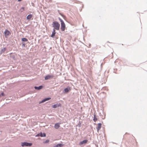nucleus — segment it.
<instances>
[{
  "mask_svg": "<svg viewBox=\"0 0 147 147\" xmlns=\"http://www.w3.org/2000/svg\"><path fill=\"white\" fill-rule=\"evenodd\" d=\"M64 145V144H57L56 145L54 146V147H62Z\"/></svg>",
  "mask_w": 147,
  "mask_h": 147,
  "instance_id": "obj_15",
  "label": "nucleus"
},
{
  "mask_svg": "<svg viewBox=\"0 0 147 147\" xmlns=\"http://www.w3.org/2000/svg\"><path fill=\"white\" fill-rule=\"evenodd\" d=\"M65 28V25L64 22L61 23V29L62 31H64Z\"/></svg>",
  "mask_w": 147,
  "mask_h": 147,
  "instance_id": "obj_5",
  "label": "nucleus"
},
{
  "mask_svg": "<svg viewBox=\"0 0 147 147\" xmlns=\"http://www.w3.org/2000/svg\"><path fill=\"white\" fill-rule=\"evenodd\" d=\"M32 143L30 142H22L21 146L22 147L24 146L30 147L32 146Z\"/></svg>",
  "mask_w": 147,
  "mask_h": 147,
  "instance_id": "obj_2",
  "label": "nucleus"
},
{
  "mask_svg": "<svg viewBox=\"0 0 147 147\" xmlns=\"http://www.w3.org/2000/svg\"><path fill=\"white\" fill-rule=\"evenodd\" d=\"M71 90V88L69 87H68L67 88H65L64 89V91L65 93H67L69 92V90Z\"/></svg>",
  "mask_w": 147,
  "mask_h": 147,
  "instance_id": "obj_13",
  "label": "nucleus"
},
{
  "mask_svg": "<svg viewBox=\"0 0 147 147\" xmlns=\"http://www.w3.org/2000/svg\"><path fill=\"white\" fill-rule=\"evenodd\" d=\"M60 127L59 123H56L54 126L55 128L56 129H58Z\"/></svg>",
  "mask_w": 147,
  "mask_h": 147,
  "instance_id": "obj_14",
  "label": "nucleus"
},
{
  "mask_svg": "<svg viewBox=\"0 0 147 147\" xmlns=\"http://www.w3.org/2000/svg\"><path fill=\"white\" fill-rule=\"evenodd\" d=\"M21 40L22 42H27L28 41V39L25 38H22Z\"/></svg>",
  "mask_w": 147,
  "mask_h": 147,
  "instance_id": "obj_19",
  "label": "nucleus"
},
{
  "mask_svg": "<svg viewBox=\"0 0 147 147\" xmlns=\"http://www.w3.org/2000/svg\"><path fill=\"white\" fill-rule=\"evenodd\" d=\"M1 96V94H0V96Z\"/></svg>",
  "mask_w": 147,
  "mask_h": 147,
  "instance_id": "obj_26",
  "label": "nucleus"
},
{
  "mask_svg": "<svg viewBox=\"0 0 147 147\" xmlns=\"http://www.w3.org/2000/svg\"><path fill=\"white\" fill-rule=\"evenodd\" d=\"M53 27L54 28V29L56 30H58L59 29L60 26V24L57 21H55L53 22Z\"/></svg>",
  "mask_w": 147,
  "mask_h": 147,
  "instance_id": "obj_1",
  "label": "nucleus"
},
{
  "mask_svg": "<svg viewBox=\"0 0 147 147\" xmlns=\"http://www.w3.org/2000/svg\"><path fill=\"white\" fill-rule=\"evenodd\" d=\"M53 77V75H47L46 76L45 78V80H47L48 79H49L51 78H52Z\"/></svg>",
  "mask_w": 147,
  "mask_h": 147,
  "instance_id": "obj_7",
  "label": "nucleus"
},
{
  "mask_svg": "<svg viewBox=\"0 0 147 147\" xmlns=\"http://www.w3.org/2000/svg\"><path fill=\"white\" fill-rule=\"evenodd\" d=\"M88 142L87 140H84L80 142L79 143V145H82Z\"/></svg>",
  "mask_w": 147,
  "mask_h": 147,
  "instance_id": "obj_11",
  "label": "nucleus"
},
{
  "mask_svg": "<svg viewBox=\"0 0 147 147\" xmlns=\"http://www.w3.org/2000/svg\"><path fill=\"white\" fill-rule=\"evenodd\" d=\"M60 14L61 16H62L63 18H64L65 17V16L63 14H62L61 13H60Z\"/></svg>",
  "mask_w": 147,
  "mask_h": 147,
  "instance_id": "obj_24",
  "label": "nucleus"
},
{
  "mask_svg": "<svg viewBox=\"0 0 147 147\" xmlns=\"http://www.w3.org/2000/svg\"><path fill=\"white\" fill-rule=\"evenodd\" d=\"M102 124L101 123H98V125L97 127H96V130L97 131H98L102 127Z\"/></svg>",
  "mask_w": 147,
  "mask_h": 147,
  "instance_id": "obj_10",
  "label": "nucleus"
},
{
  "mask_svg": "<svg viewBox=\"0 0 147 147\" xmlns=\"http://www.w3.org/2000/svg\"><path fill=\"white\" fill-rule=\"evenodd\" d=\"M21 9H22V11L23 10H24V7H22V8H21Z\"/></svg>",
  "mask_w": 147,
  "mask_h": 147,
  "instance_id": "obj_25",
  "label": "nucleus"
},
{
  "mask_svg": "<svg viewBox=\"0 0 147 147\" xmlns=\"http://www.w3.org/2000/svg\"><path fill=\"white\" fill-rule=\"evenodd\" d=\"M51 99V98L50 97H47L45 98L42 100L41 101L39 102V103L40 104L41 103H42L46 101L49 100Z\"/></svg>",
  "mask_w": 147,
  "mask_h": 147,
  "instance_id": "obj_6",
  "label": "nucleus"
},
{
  "mask_svg": "<svg viewBox=\"0 0 147 147\" xmlns=\"http://www.w3.org/2000/svg\"><path fill=\"white\" fill-rule=\"evenodd\" d=\"M35 136H40L41 137H45L46 136V134L45 133H42V132H40V133L38 134L37 135H36Z\"/></svg>",
  "mask_w": 147,
  "mask_h": 147,
  "instance_id": "obj_3",
  "label": "nucleus"
},
{
  "mask_svg": "<svg viewBox=\"0 0 147 147\" xmlns=\"http://www.w3.org/2000/svg\"><path fill=\"white\" fill-rule=\"evenodd\" d=\"M6 49L7 48L6 47H4L3 49H2L1 51V53H4Z\"/></svg>",
  "mask_w": 147,
  "mask_h": 147,
  "instance_id": "obj_18",
  "label": "nucleus"
},
{
  "mask_svg": "<svg viewBox=\"0 0 147 147\" xmlns=\"http://www.w3.org/2000/svg\"><path fill=\"white\" fill-rule=\"evenodd\" d=\"M25 44L24 43L22 42V46L23 48L25 47Z\"/></svg>",
  "mask_w": 147,
  "mask_h": 147,
  "instance_id": "obj_22",
  "label": "nucleus"
},
{
  "mask_svg": "<svg viewBox=\"0 0 147 147\" xmlns=\"http://www.w3.org/2000/svg\"><path fill=\"white\" fill-rule=\"evenodd\" d=\"M1 96H4V94L3 92H2L1 94Z\"/></svg>",
  "mask_w": 147,
  "mask_h": 147,
  "instance_id": "obj_23",
  "label": "nucleus"
},
{
  "mask_svg": "<svg viewBox=\"0 0 147 147\" xmlns=\"http://www.w3.org/2000/svg\"><path fill=\"white\" fill-rule=\"evenodd\" d=\"M43 87V86L42 85H40L39 86H35L34 88L35 90H39L42 89Z\"/></svg>",
  "mask_w": 147,
  "mask_h": 147,
  "instance_id": "obj_8",
  "label": "nucleus"
},
{
  "mask_svg": "<svg viewBox=\"0 0 147 147\" xmlns=\"http://www.w3.org/2000/svg\"><path fill=\"white\" fill-rule=\"evenodd\" d=\"M49 141V140H46L45 142H44V143H48Z\"/></svg>",
  "mask_w": 147,
  "mask_h": 147,
  "instance_id": "obj_21",
  "label": "nucleus"
},
{
  "mask_svg": "<svg viewBox=\"0 0 147 147\" xmlns=\"http://www.w3.org/2000/svg\"><path fill=\"white\" fill-rule=\"evenodd\" d=\"M61 105L60 103H59V104H54V105H52V108H56L57 107H61Z\"/></svg>",
  "mask_w": 147,
  "mask_h": 147,
  "instance_id": "obj_9",
  "label": "nucleus"
},
{
  "mask_svg": "<svg viewBox=\"0 0 147 147\" xmlns=\"http://www.w3.org/2000/svg\"><path fill=\"white\" fill-rule=\"evenodd\" d=\"M58 19L60 21L61 23H62L64 22V21L59 17Z\"/></svg>",
  "mask_w": 147,
  "mask_h": 147,
  "instance_id": "obj_20",
  "label": "nucleus"
},
{
  "mask_svg": "<svg viewBox=\"0 0 147 147\" xmlns=\"http://www.w3.org/2000/svg\"><path fill=\"white\" fill-rule=\"evenodd\" d=\"M93 120L94 122H96L97 120V117L95 114L94 115Z\"/></svg>",
  "mask_w": 147,
  "mask_h": 147,
  "instance_id": "obj_17",
  "label": "nucleus"
},
{
  "mask_svg": "<svg viewBox=\"0 0 147 147\" xmlns=\"http://www.w3.org/2000/svg\"><path fill=\"white\" fill-rule=\"evenodd\" d=\"M32 14H30L28 15L26 17V19L27 20H30L32 17Z\"/></svg>",
  "mask_w": 147,
  "mask_h": 147,
  "instance_id": "obj_16",
  "label": "nucleus"
},
{
  "mask_svg": "<svg viewBox=\"0 0 147 147\" xmlns=\"http://www.w3.org/2000/svg\"><path fill=\"white\" fill-rule=\"evenodd\" d=\"M56 33V32H55V29H53V31L52 32V33L51 35V37L52 38H54L55 36Z\"/></svg>",
  "mask_w": 147,
  "mask_h": 147,
  "instance_id": "obj_12",
  "label": "nucleus"
},
{
  "mask_svg": "<svg viewBox=\"0 0 147 147\" xmlns=\"http://www.w3.org/2000/svg\"><path fill=\"white\" fill-rule=\"evenodd\" d=\"M4 33L5 36L6 37H8L9 35H10L11 34L10 32L7 29H6L5 30Z\"/></svg>",
  "mask_w": 147,
  "mask_h": 147,
  "instance_id": "obj_4",
  "label": "nucleus"
}]
</instances>
